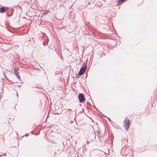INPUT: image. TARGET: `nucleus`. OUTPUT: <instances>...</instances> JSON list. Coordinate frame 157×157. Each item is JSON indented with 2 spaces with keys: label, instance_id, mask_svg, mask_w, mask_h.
Returning <instances> with one entry per match:
<instances>
[{
  "label": "nucleus",
  "instance_id": "obj_1",
  "mask_svg": "<svg viewBox=\"0 0 157 157\" xmlns=\"http://www.w3.org/2000/svg\"><path fill=\"white\" fill-rule=\"evenodd\" d=\"M86 68V64L85 63H83L82 67L80 70L79 72L78 73V75H82L85 72Z\"/></svg>",
  "mask_w": 157,
  "mask_h": 157
},
{
  "label": "nucleus",
  "instance_id": "obj_2",
  "mask_svg": "<svg viewBox=\"0 0 157 157\" xmlns=\"http://www.w3.org/2000/svg\"><path fill=\"white\" fill-rule=\"evenodd\" d=\"M130 125V121L128 120H125L124 121V125L125 127V129L127 131Z\"/></svg>",
  "mask_w": 157,
  "mask_h": 157
},
{
  "label": "nucleus",
  "instance_id": "obj_3",
  "mask_svg": "<svg viewBox=\"0 0 157 157\" xmlns=\"http://www.w3.org/2000/svg\"><path fill=\"white\" fill-rule=\"evenodd\" d=\"M79 101L80 102H82L85 101L84 96L82 94H80L78 95Z\"/></svg>",
  "mask_w": 157,
  "mask_h": 157
},
{
  "label": "nucleus",
  "instance_id": "obj_4",
  "mask_svg": "<svg viewBox=\"0 0 157 157\" xmlns=\"http://www.w3.org/2000/svg\"><path fill=\"white\" fill-rule=\"evenodd\" d=\"M18 69H17L16 70L14 69V73L15 75L17 77V78H20V76L19 75V73L18 71Z\"/></svg>",
  "mask_w": 157,
  "mask_h": 157
},
{
  "label": "nucleus",
  "instance_id": "obj_5",
  "mask_svg": "<svg viewBox=\"0 0 157 157\" xmlns=\"http://www.w3.org/2000/svg\"><path fill=\"white\" fill-rule=\"evenodd\" d=\"M6 11V9L4 7H2L0 8V12L3 13Z\"/></svg>",
  "mask_w": 157,
  "mask_h": 157
},
{
  "label": "nucleus",
  "instance_id": "obj_6",
  "mask_svg": "<svg viewBox=\"0 0 157 157\" xmlns=\"http://www.w3.org/2000/svg\"><path fill=\"white\" fill-rule=\"evenodd\" d=\"M126 0H118V5H119L122 4L123 2L125 1Z\"/></svg>",
  "mask_w": 157,
  "mask_h": 157
}]
</instances>
